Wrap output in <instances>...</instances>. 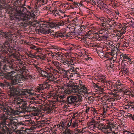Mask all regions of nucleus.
Returning a JSON list of instances; mask_svg holds the SVG:
<instances>
[{"instance_id": "nucleus-1", "label": "nucleus", "mask_w": 134, "mask_h": 134, "mask_svg": "<svg viewBox=\"0 0 134 134\" xmlns=\"http://www.w3.org/2000/svg\"><path fill=\"white\" fill-rule=\"evenodd\" d=\"M5 38L7 40L3 43L2 45L0 44V57H3L7 52L5 50L8 47H10L9 42H11L12 40L8 38V36H6ZM12 65L7 64L3 66L1 65L0 62V78L2 79L5 78L7 79L11 80V83L12 85H16L19 80V79L15 75H13V74L16 72L15 71Z\"/></svg>"}, {"instance_id": "nucleus-2", "label": "nucleus", "mask_w": 134, "mask_h": 134, "mask_svg": "<svg viewBox=\"0 0 134 134\" xmlns=\"http://www.w3.org/2000/svg\"><path fill=\"white\" fill-rule=\"evenodd\" d=\"M3 109H0V112H3L0 114V129L1 130L0 134H13L12 132L9 129L12 126L13 121H6L8 118L6 115H8L9 111L4 105H3Z\"/></svg>"}, {"instance_id": "nucleus-3", "label": "nucleus", "mask_w": 134, "mask_h": 134, "mask_svg": "<svg viewBox=\"0 0 134 134\" xmlns=\"http://www.w3.org/2000/svg\"><path fill=\"white\" fill-rule=\"evenodd\" d=\"M13 124L14 127L12 126L13 131H11L12 132L13 134V132H14L15 134H26L25 133L26 131L25 130H20L19 129L18 127L24 125L22 122H16L13 121Z\"/></svg>"}, {"instance_id": "nucleus-4", "label": "nucleus", "mask_w": 134, "mask_h": 134, "mask_svg": "<svg viewBox=\"0 0 134 134\" xmlns=\"http://www.w3.org/2000/svg\"><path fill=\"white\" fill-rule=\"evenodd\" d=\"M82 82L81 80L75 81L73 82L71 84L69 85V86L71 87L73 91L76 92H78L79 91V88L81 85H82Z\"/></svg>"}, {"instance_id": "nucleus-5", "label": "nucleus", "mask_w": 134, "mask_h": 134, "mask_svg": "<svg viewBox=\"0 0 134 134\" xmlns=\"http://www.w3.org/2000/svg\"><path fill=\"white\" fill-rule=\"evenodd\" d=\"M77 98L76 96H69L66 98V100L65 101V103L67 104H74L75 103L77 102Z\"/></svg>"}, {"instance_id": "nucleus-6", "label": "nucleus", "mask_w": 134, "mask_h": 134, "mask_svg": "<svg viewBox=\"0 0 134 134\" xmlns=\"http://www.w3.org/2000/svg\"><path fill=\"white\" fill-rule=\"evenodd\" d=\"M10 94L11 96H14L17 95L18 92L16 87L12 86L10 87Z\"/></svg>"}, {"instance_id": "nucleus-7", "label": "nucleus", "mask_w": 134, "mask_h": 134, "mask_svg": "<svg viewBox=\"0 0 134 134\" xmlns=\"http://www.w3.org/2000/svg\"><path fill=\"white\" fill-rule=\"evenodd\" d=\"M116 85H115L114 87H116V89H119L118 91L119 92H122L124 90V88H122L123 87L122 86L123 85L121 84V82L117 81L115 83Z\"/></svg>"}, {"instance_id": "nucleus-8", "label": "nucleus", "mask_w": 134, "mask_h": 134, "mask_svg": "<svg viewBox=\"0 0 134 134\" xmlns=\"http://www.w3.org/2000/svg\"><path fill=\"white\" fill-rule=\"evenodd\" d=\"M25 5V4L22 7L20 6L19 8V10H18V13L20 14H24V13L26 12H29V10L23 7V6Z\"/></svg>"}, {"instance_id": "nucleus-9", "label": "nucleus", "mask_w": 134, "mask_h": 134, "mask_svg": "<svg viewBox=\"0 0 134 134\" xmlns=\"http://www.w3.org/2000/svg\"><path fill=\"white\" fill-rule=\"evenodd\" d=\"M55 34H54V36L58 38L59 37L63 38L65 36V33L62 31H58L55 32Z\"/></svg>"}, {"instance_id": "nucleus-10", "label": "nucleus", "mask_w": 134, "mask_h": 134, "mask_svg": "<svg viewBox=\"0 0 134 134\" xmlns=\"http://www.w3.org/2000/svg\"><path fill=\"white\" fill-rule=\"evenodd\" d=\"M50 85L49 84L48 82H47L46 81L42 85V86H41L38 88V89L39 90H43L45 88H48L50 87Z\"/></svg>"}, {"instance_id": "nucleus-11", "label": "nucleus", "mask_w": 134, "mask_h": 134, "mask_svg": "<svg viewBox=\"0 0 134 134\" xmlns=\"http://www.w3.org/2000/svg\"><path fill=\"white\" fill-rule=\"evenodd\" d=\"M17 69L18 71H19V72L21 73L24 72L26 71L27 70L26 69V67L23 65V64L19 66H18L17 68Z\"/></svg>"}, {"instance_id": "nucleus-12", "label": "nucleus", "mask_w": 134, "mask_h": 134, "mask_svg": "<svg viewBox=\"0 0 134 134\" xmlns=\"http://www.w3.org/2000/svg\"><path fill=\"white\" fill-rule=\"evenodd\" d=\"M7 4L5 0H0V10L7 8Z\"/></svg>"}, {"instance_id": "nucleus-13", "label": "nucleus", "mask_w": 134, "mask_h": 134, "mask_svg": "<svg viewBox=\"0 0 134 134\" xmlns=\"http://www.w3.org/2000/svg\"><path fill=\"white\" fill-rule=\"evenodd\" d=\"M80 88H79V90L78 92H79V94H81L82 95H83L82 94L83 91H85L87 90V88L86 87H85V85L82 84L81 85L80 87Z\"/></svg>"}, {"instance_id": "nucleus-14", "label": "nucleus", "mask_w": 134, "mask_h": 134, "mask_svg": "<svg viewBox=\"0 0 134 134\" xmlns=\"http://www.w3.org/2000/svg\"><path fill=\"white\" fill-rule=\"evenodd\" d=\"M42 33L43 34H48L49 31H47L48 28L46 27H42L41 28Z\"/></svg>"}, {"instance_id": "nucleus-15", "label": "nucleus", "mask_w": 134, "mask_h": 134, "mask_svg": "<svg viewBox=\"0 0 134 134\" xmlns=\"http://www.w3.org/2000/svg\"><path fill=\"white\" fill-rule=\"evenodd\" d=\"M34 67L37 70V71H38V72L39 73V74H41V73H42V72L43 71V70H42L41 69V68H40L39 67H38L37 66V65L35 64L34 65Z\"/></svg>"}, {"instance_id": "nucleus-16", "label": "nucleus", "mask_w": 134, "mask_h": 134, "mask_svg": "<svg viewBox=\"0 0 134 134\" xmlns=\"http://www.w3.org/2000/svg\"><path fill=\"white\" fill-rule=\"evenodd\" d=\"M121 70L122 71H123L124 73H128V70L127 68V67L125 66H122Z\"/></svg>"}, {"instance_id": "nucleus-17", "label": "nucleus", "mask_w": 134, "mask_h": 134, "mask_svg": "<svg viewBox=\"0 0 134 134\" xmlns=\"http://www.w3.org/2000/svg\"><path fill=\"white\" fill-rule=\"evenodd\" d=\"M77 68H76L74 69L73 71L74 72H73L71 74H72V76H78V74L77 73V71H76V69H77Z\"/></svg>"}, {"instance_id": "nucleus-18", "label": "nucleus", "mask_w": 134, "mask_h": 134, "mask_svg": "<svg viewBox=\"0 0 134 134\" xmlns=\"http://www.w3.org/2000/svg\"><path fill=\"white\" fill-rule=\"evenodd\" d=\"M104 22L105 23L107 22L108 21L110 22L112 21V19H111L110 18H108V17H107V18H106V17H104Z\"/></svg>"}, {"instance_id": "nucleus-19", "label": "nucleus", "mask_w": 134, "mask_h": 134, "mask_svg": "<svg viewBox=\"0 0 134 134\" xmlns=\"http://www.w3.org/2000/svg\"><path fill=\"white\" fill-rule=\"evenodd\" d=\"M114 127V126L113 124H110L109 126L108 127H107V128H106L105 127H104L102 128V129H109L110 130H111L112 129V128H113Z\"/></svg>"}, {"instance_id": "nucleus-20", "label": "nucleus", "mask_w": 134, "mask_h": 134, "mask_svg": "<svg viewBox=\"0 0 134 134\" xmlns=\"http://www.w3.org/2000/svg\"><path fill=\"white\" fill-rule=\"evenodd\" d=\"M52 76L51 77V78L52 77ZM50 77H49V78H47V79L46 80V81H48V82H48V83H53L54 82V81L53 80H52V79H50Z\"/></svg>"}, {"instance_id": "nucleus-21", "label": "nucleus", "mask_w": 134, "mask_h": 134, "mask_svg": "<svg viewBox=\"0 0 134 134\" xmlns=\"http://www.w3.org/2000/svg\"><path fill=\"white\" fill-rule=\"evenodd\" d=\"M102 79V80H101V82L103 83H104V85H107V80L105 79H104L103 78V79Z\"/></svg>"}, {"instance_id": "nucleus-22", "label": "nucleus", "mask_w": 134, "mask_h": 134, "mask_svg": "<svg viewBox=\"0 0 134 134\" xmlns=\"http://www.w3.org/2000/svg\"><path fill=\"white\" fill-rule=\"evenodd\" d=\"M132 102H131V101L130 102H129L127 104V106H128V107L129 108H130V109H132V105L131 104V103Z\"/></svg>"}, {"instance_id": "nucleus-23", "label": "nucleus", "mask_w": 134, "mask_h": 134, "mask_svg": "<svg viewBox=\"0 0 134 134\" xmlns=\"http://www.w3.org/2000/svg\"><path fill=\"white\" fill-rule=\"evenodd\" d=\"M122 56L123 57V60L126 59L127 57H129V55L127 54H123Z\"/></svg>"}, {"instance_id": "nucleus-24", "label": "nucleus", "mask_w": 134, "mask_h": 134, "mask_svg": "<svg viewBox=\"0 0 134 134\" xmlns=\"http://www.w3.org/2000/svg\"><path fill=\"white\" fill-rule=\"evenodd\" d=\"M29 108H30V111H35L36 110V108L35 107H34V106H30Z\"/></svg>"}, {"instance_id": "nucleus-25", "label": "nucleus", "mask_w": 134, "mask_h": 134, "mask_svg": "<svg viewBox=\"0 0 134 134\" xmlns=\"http://www.w3.org/2000/svg\"><path fill=\"white\" fill-rule=\"evenodd\" d=\"M117 55V53L116 54H114L113 55L112 54V55L113 56V59H114L113 60V61L115 62V61L114 60V58H115V60L116 59V56Z\"/></svg>"}, {"instance_id": "nucleus-26", "label": "nucleus", "mask_w": 134, "mask_h": 134, "mask_svg": "<svg viewBox=\"0 0 134 134\" xmlns=\"http://www.w3.org/2000/svg\"><path fill=\"white\" fill-rule=\"evenodd\" d=\"M87 90L85 91H83V92L82 93V94H90L91 93L90 92H88L87 91Z\"/></svg>"}, {"instance_id": "nucleus-27", "label": "nucleus", "mask_w": 134, "mask_h": 134, "mask_svg": "<svg viewBox=\"0 0 134 134\" xmlns=\"http://www.w3.org/2000/svg\"><path fill=\"white\" fill-rule=\"evenodd\" d=\"M29 107H27V106H25V110L27 111H30V109L29 108Z\"/></svg>"}, {"instance_id": "nucleus-28", "label": "nucleus", "mask_w": 134, "mask_h": 134, "mask_svg": "<svg viewBox=\"0 0 134 134\" xmlns=\"http://www.w3.org/2000/svg\"><path fill=\"white\" fill-rule=\"evenodd\" d=\"M66 125L65 122H62V123L61 124V126L62 127V128L63 129H64V128L65 126Z\"/></svg>"}, {"instance_id": "nucleus-29", "label": "nucleus", "mask_w": 134, "mask_h": 134, "mask_svg": "<svg viewBox=\"0 0 134 134\" xmlns=\"http://www.w3.org/2000/svg\"><path fill=\"white\" fill-rule=\"evenodd\" d=\"M41 76L42 77H44L45 78H49V77H51V76L49 75H48L47 76L46 75H41Z\"/></svg>"}, {"instance_id": "nucleus-30", "label": "nucleus", "mask_w": 134, "mask_h": 134, "mask_svg": "<svg viewBox=\"0 0 134 134\" xmlns=\"http://www.w3.org/2000/svg\"><path fill=\"white\" fill-rule=\"evenodd\" d=\"M45 74L48 75V73L44 70H43L42 72V73L41 74V75H45Z\"/></svg>"}, {"instance_id": "nucleus-31", "label": "nucleus", "mask_w": 134, "mask_h": 134, "mask_svg": "<svg viewBox=\"0 0 134 134\" xmlns=\"http://www.w3.org/2000/svg\"><path fill=\"white\" fill-rule=\"evenodd\" d=\"M26 24L24 23H21L20 25V26L21 27H26Z\"/></svg>"}, {"instance_id": "nucleus-32", "label": "nucleus", "mask_w": 134, "mask_h": 134, "mask_svg": "<svg viewBox=\"0 0 134 134\" xmlns=\"http://www.w3.org/2000/svg\"><path fill=\"white\" fill-rule=\"evenodd\" d=\"M65 133L64 134H71L69 132V130L68 129H66L65 130Z\"/></svg>"}, {"instance_id": "nucleus-33", "label": "nucleus", "mask_w": 134, "mask_h": 134, "mask_svg": "<svg viewBox=\"0 0 134 134\" xmlns=\"http://www.w3.org/2000/svg\"><path fill=\"white\" fill-rule=\"evenodd\" d=\"M70 69L69 70V71H70V72L73 71L74 69V68L72 66H70Z\"/></svg>"}, {"instance_id": "nucleus-34", "label": "nucleus", "mask_w": 134, "mask_h": 134, "mask_svg": "<svg viewBox=\"0 0 134 134\" xmlns=\"http://www.w3.org/2000/svg\"><path fill=\"white\" fill-rule=\"evenodd\" d=\"M64 23L61 21L59 22L58 23L57 25L59 26H62L63 25Z\"/></svg>"}, {"instance_id": "nucleus-35", "label": "nucleus", "mask_w": 134, "mask_h": 134, "mask_svg": "<svg viewBox=\"0 0 134 134\" xmlns=\"http://www.w3.org/2000/svg\"><path fill=\"white\" fill-rule=\"evenodd\" d=\"M47 31H49V32H48V33L47 34H51V33H52L53 32V31H52L51 30L49 29L48 28V29L47 30Z\"/></svg>"}, {"instance_id": "nucleus-36", "label": "nucleus", "mask_w": 134, "mask_h": 134, "mask_svg": "<svg viewBox=\"0 0 134 134\" xmlns=\"http://www.w3.org/2000/svg\"><path fill=\"white\" fill-rule=\"evenodd\" d=\"M131 60L130 58L129 57H127L126 59L124 60H123L124 61L129 62Z\"/></svg>"}, {"instance_id": "nucleus-37", "label": "nucleus", "mask_w": 134, "mask_h": 134, "mask_svg": "<svg viewBox=\"0 0 134 134\" xmlns=\"http://www.w3.org/2000/svg\"><path fill=\"white\" fill-rule=\"evenodd\" d=\"M30 48L31 49H37V48L34 45H33L30 47Z\"/></svg>"}, {"instance_id": "nucleus-38", "label": "nucleus", "mask_w": 134, "mask_h": 134, "mask_svg": "<svg viewBox=\"0 0 134 134\" xmlns=\"http://www.w3.org/2000/svg\"><path fill=\"white\" fill-rule=\"evenodd\" d=\"M88 99L89 101L92 100L93 99V96H91L88 97Z\"/></svg>"}, {"instance_id": "nucleus-39", "label": "nucleus", "mask_w": 134, "mask_h": 134, "mask_svg": "<svg viewBox=\"0 0 134 134\" xmlns=\"http://www.w3.org/2000/svg\"><path fill=\"white\" fill-rule=\"evenodd\" d=\"M71 121H69V122L66 125V127H69V126H70L71 125Z\"/></svg>"}, {"instance_id": "nucleus-40", "label": "nucleus", "mask_w": 134, "mask_h": 134, "mask_svg": "<svg viewBox=\"0 0 134 134\" xmlns=\"http://www.w3.org/2000/svg\"><path fill=\"white\" fill-rule=\"evenodd\" d=\"M97 124H98V128H100L101 126H103V125L102 123L99 124L98 122H97Z\"/></svg>"}, {"instance_id": "nucleus-41", "label": "nucleus", "mask_w": 134, "mask_h": 134, "mask_svg": "<svg viewBox=\"0 0 134 134\" xmlns=\"http://www.w3.org/2000/svg\"><path fill=\"white\" fill-rule=\"evenodd\" d=\"M107 38L105 36H103L102 35L100 36V38L99 40L102 39H104Z\"/></svg>"}, {"instance_id": "nucleus-42", "label": "nucleus", "mask_w": 134, "mask_h": 134, "mask_svg": "<svg viewBox=\"0 0 134 134\" xmlns=\"http://www.w3.org/2000/svg\"><path fill=\"white\" fill-rule=\"evenodd\" d=\"M78 100L79 101H81V100L82 99V97L81 96H78Z\"/></svg>"}, {"instance_id": "nucleus-43", "label": "nucleus", "mask_w": 134, "mask_h": 134, "mask_svg": "<svg viewBox=\"0 0 134 134\" xmlns=\"http://www.w3.org/2000/svg\"><path fill=\"white\" fill-rule=\"evenodd\" d=\"M78 3L76 2H73V5H77L78 7H79V5H78Z\"/></svg>"}, {"instance_id": "nucleus-44", "label": "nucleus", "mask_w": 134, "mask_h": 134, "mask_svg": "<svg viewBox=\"0 0 134 134\" xmlns=\"http://www.w3.org/2000/svg\"><path fill=\"white\" fill-rule=\"evenodd\" d=\"M99 19H100L101 21L102 22H104V18L103 17H101L100 18H99Z\"/></svg>"}, {"instance_id": "nucleus-45", "label": "nucleus", "mask_w": 134, "mask_h": 134, "mask_svg": "<svg viewBox=\"0 0 134 134\" xmlns=\"http://www.w3.org/2000/svg\"><path fill=\"white\" fill-rule=\"evenodd\" d=\"M63 63L64 65H66L67 64H68V62L67 60H66L63 62Z\"/></svg>"}, {"instance_id": "nucleus-46", "label": "nucleus", "mask_w": 134, "mask_h": 134, "mask_svg": "<svg viewBox=\"0 0 134 134\" xmlns=\"http://www.w3.org/2000/svg\"><path fill=\"white\" fill-rule=\"evenodd\" d=\"M38 33H42V31H41V28H39L38 29Z\"/></svg>"}, {"instance_id": "nucleus-47", "label": "nucleus", "mask_w": 134, "mask_h": 134, "mask_svg": "<svg viewBox=\"0 0 134 134\" xmlns=\"http://www.w3.org/2000/svg\"><path fill=\"white\" fill-rule=\"evenodd\" d=\"M43 121H38V124H43Z\"/></svg>"}, {"instance_id": "nucleus-48", "label": "nucleus", "mask_w": 134, "mask_h": 134, "mask_svg": "<svg viewBox=\"0 0 134 134\" xmlns=\"http://www.w3.org/2000/svg\"><path fill=\"white\" fill-rule=\"evenodd\" d=\"M100 35H97L96 36V37L97 38H98V39L99 40V39L100 38Z\"/></svg>"}, {"instance_id": "nucleus-49", "label": "nucleus", "mask_w": 134, "mask_h": 134, "mask_svg": "<svg viewBox=\"0 0 134 134\" xmlns=\"http://www.w3.org/2000/svg\"><path fill=\"white\" fill-rule=\"evenodd\" d=\"M3 109V105L0 103V109Z\"/></svg>"}, {"instance_id": "nucleus-50", "label": "nucleus", "mask_w": 134, "mask_h": 134, "mask_svg": "<svg viewBox=\"0 0 134 134\" xmlns=\"http://www.w3.org/2000/svg\"><path fill=\"white\" fill-rule=\"evenodd\" d=\"M89 110V108H87L86 110L85 111V113H86L87 112H88Z\"/></svg>"}, {"instance_id": "nucleus-51", "label": "nucleus", "mask_w": 134, "mask_h": 134, "mask_svg": "<svg viewBox=\"0 0 134 134\" xmlns=\"http://www.w3.org/2000/svg\"><path fill=\"white\" fill-rule=\"evenodd\" d=\"M29 93V92H28V91H27V92H23V94L24 95H26V93Z\"/></svg>"}, {"instance_id": "nucleus-52", "label": "nucleus", "mask_w": 134, "mask_h": 134, "mask_svg": "<svg viewBox=\"0 0 134 134\" xmlns=\"http://www.w3.org/2000/svg\"><path fill=\"white\" fill-rule=\"evenodd\" d=\"M131 104L132 105V109L134 110V102H132L131 103Z\"/></svg>"}, {"instance_id": "nucleus-53", "label": "nucleus", "mask_w": 134, "mask_h": 134, "mask_svg": "<svg viewBox=\"0 0 134 134\" xmlns=\"http://www.w3.org/2000/svg\"><path fill=\"white\" fill-rule=\"evenodd\" d=\"M79 4L80 5V6H81L83 5L82 4V1H81L80 3H79Z\"/></svg>"}, {"instance_id": "nucleus-54", "label": "nucleus", "mask_w": 134, "mask_h": 134, "mask_svg": "<svg viewBox=\"0 0 134 134\" xmlns=\"http://www.w3.org/2000/svg\"><path fill=\"white\" fill-rule=\"evenodd\" d=\"M109 45V46H111L114 48H115V46L113 44H110Z\"/></svg>"}, {"instance_id": "nucleus-55", "label": "nucleus", "mask_w": 134, "mask_h": 134, "mask_svg": "<svg viewBox=\"0 0 134 134\" xmlns=\"http://www.w3.org/2000/svg\"><path fill=\"white\" fill-rule=\"evenodd\" d=\"M20 126V127H18L19 128V130H23V129H24V128L23 127H21Z\"/></svg>"}, {"instance_id": "nucleus-56", "label": "nucleus", "mask_w": 134, "mask_h": 134, "mask_svg": "<svg viewBox=\"0 0 134 134\" xmlns=\"http://www.w3.org/2000/svg\"><path fill=\"white\" fill-rule=\"evenodd\" d=\"M96 122V121L94 120H93V121H91V122H90L92 123V124H94L95 122Z\"/></svg>"}, {"instance_id": "nucleus-57", "label": "nucleus", "mask_w": 134, "mask_h": 134, "mask_svg": "<svg viewBox=\"0 0 134 134\" xmlns=\"http://www.w3.org/2000/svg\"><path fill=\"white\" fill-rule=\"evenodd\" d=\"M131 115V118L132 119V120H134V115Z\"/></svg>"}, {"instance_id": "nucleus-58", "label": "nucleus", "mask_w": 134, "mask_h": 134, "mask_svg": "<svg viewBox=\"0 0 134 134\" xmlns=\"http://www.w3.org/2000/svg\"><path fill=\"white\" fill-rule=\"evenodd\" d=\"M106 112V110H105V108H104L103 109V114L105 113Z\"/></svg>"}, {"instance_id": "nucleus-59", "label": "nucleus", "mask_w": 134, "mask_h": 134, "mask_svg": "<svg viewBox=\"0 0 134 134\" xmlns=\"http://www.w3.org/2000/svg\"><path fill=\"white\" fill-rule=\"evenodd\" d=\"M103 78L102 77H101L99 79V80L98 81L100 82H101V80H102V79H103Z\"/></svg>"}, {"instance_id": "nucleus-60", "label": "nucleus", "mask_w": 134, "mask_h": 134, "mask_svg": "<svg viewBox=\"0 0 134 134\" xmlns=\"http://www.w3.org/2000/svg\"><path fill=\"white\" fill-rule=\"evenodd\" d=\"M95 86V87L97 88H99L100 87L99 86L97 85H96Z\"/></svg>"}, {"instance_id": "nucleus-61", "label": "nucleus", "mask_w": 134, "mask_h": 134, "mask_svg": "<svg viewBox=\"0 0 134 134\" xmlns=\"http://www.w3.org/2000/svg\"><path fill=\"white\" fill-rule=\"evenodd\" d=\"M91 1L93 3H94V4L96 5V3L95 2V1L94 0H92Z\"/></svg>"}, {"instance_id": "nucleus-62", "label": "nucleus", "mask_w": 134, "mask_h": 134, "mask_svg": "<svg viewBox=\"0 0 134 134\" xmlns=\"http://www.w3.org/2000/svg\"><path fill=\"white\" fill-rule=\"evenodd\" d=\"M16 2L18 3V4H20V1H19V0H17L16 1Z\"/></svg>"}, {"instance_id": "nucleus-63", "label": "nucleus", "mask_w": 134, "mask_h": 134, "mask_svg": "<svg viewBox=\"0 0 134 134\" xmlns=\"http://www.w3.org/2000/svg\"><path fill=\"white\" fill-rule=\"evenodd\" d=\"M73 7L74 8H78V7L77 5H73Z\"/></svg>"}, {"instance_id": "nucleus-64", "label": "nucleus", "mask_w": 134, "mask_h": 134, "mask_svg": "<svg viewBox=\"0 0 134 134\" xmlns=\"http://www.w3.org/2000/svg\"><path fill=\"white\" fill-rule=\"evenodd\" d=\"M56 65L59 67V66L60 65L59 63L58 62L57 63H56Z\"/></svg>"}]
</instances>
